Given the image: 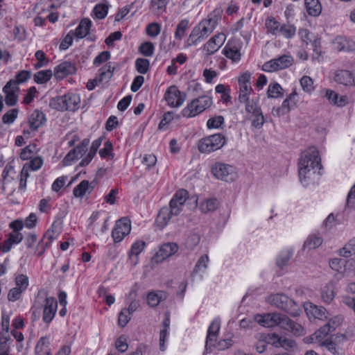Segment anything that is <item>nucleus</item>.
Segmentation results:
<instances>
[{"mask_svg": "<svg viewBox=\"0 0 355 355\" xmlns=\"http://www.w3.org/2000/svg\"><path fill=\"white\" fill-rule=\"evenodd\" d=\"M23 239V235L21 233L18 232H11L8 234V239L3 242L1 247L3 252H9L13 245L19 243Z\"/></svg>", "mask_w": 355, "mask_h": 355, "instance_id": "obj_27", "label": "nucleus"}, {"mask_svg": "<svg viewBox=\"0 0 355 355\" xmlns=\"http://www.w3.org/2000/svg\"><path fill=\"white\" fill-rule=\"evenodd\" d=\"M178 250V245L175 243H167L163 244L156 254L159 261L164 260L173 254Z\"/></svg>", "mask_w": 355, "mask_h": 355, "instance_id": "obj_25", "label": "nucleus"}, {"mask_svg": "<svg viewBox=\"0 0 355 355\" xmlns=\"http://www.w3.org/2000/svg\"><path fill=\"white\" fill-rule=\"evenodd\" d=\"M211 19L202 21L193 28L188 38V46H195L206 39L214 31V24Z\"/></svg>", "mask_w": 355, "mask_h": 355, "instance_id": "obj_4", "label": "nucleus"}, {"mask_svg": "<svg viewBox=\"0 0 355 355\" xmlns=\"http://www.w3.org/2000/svg\"><path fill=\"white\" fill-rule=\"evenodd\" d=\"M286 316L277 313H266L263 315H255L254 321L264 327H273L280 326L283 328Z\"/></svg>", "mask_w": 355, "mask_h": 355, "instance_id": "obj_11", "label": "nucleus"}, {"mask_svg": "<svg viewBox=\"0 0 355 355\" xmlns=\"http://www.w3.org/2000/svg\"><path fill=\"white\" fill-rule=\"evenodd\" d=\"M329 103L338 107H343L348 104V97L345 95H340L330 89H325L322 91Z\"/></svg>", "mask_w": 355, "mask_h": 355, "instance_id": "obj_22", "label": "nucleus"}, {"mask_svg": "<svg viewBox=\"0 0 355 355\" xmlns=\"http://www.w3.org/2000/svg\"><path fill=\"white\" fill-rule=\"evenodd\" d=\"M300 85L304 92L311 94L315 89L313 80L309 76H303L300 79Z\"/></svg>", "mask_w": 355, "mask_h": 355, "instance_id": "obj_36", "label": "nucleus"}, {"mask_svg": "<svg viewBox=\"0 0 355 355\" xmlns=\"http://www.w3.org/2000/svg\"><path fill=\"white\" fill-rule=\"evenodd\" d=\"M305 8L309 15L317 17L322 11V6L319 0H304Z\"/></svg>", "mask_w": 355, "mask_h": 355, "instance_id": "obj_34", "label": "nucleus"}, {"mask_svg": "<svg viewBox=\"0 0 355 355\" xmlns=\"http://www.w3.org/2000/svg\"><path fill=\"white\" fill-rule=\"evenodd\" d=\"M241 44L236 40H229L222 50V53L232 63H238L241 60Z\"/></svg>", "mask_w": 355, "mask_h": 355, "instance_id": "obj_13", "label": "nucleus"}, {"mask_svg": "<svg viewBox=\"0 0 355 355\" xmlns=\"http://www.w3.org/2000/svg\"><path fill=\"white\" fill-rule=\"evenodd\" d=\"M313 47L314 54L312 55L311 60L312 62H320L322 61L323 58L322 56V51L320 48V42L318 39H314L312 43Z\"/></svg>", "mask_w": 355, "mask_h": 355, "instance_id": "obj_54", "label": "nucleus"}, {"mask_svg": "<svg viewBox=\"0 0 355 355\" xmlns=\"http://www.w3.org/2000/svg\"><path fill=\"white\" fill-rule=\"evenodd\" d=\"M305 311L307 315H311L313 318L319 320H324L328 317V312L326 309L322 306L310 304L305 308Z\"/></svg>", "mask_w": 355, "mask_h": 355, "instance_id": "obj_29", "label": "nucleus"}, {"mask_svg": "<svg viewBox=\"0 0 355 355\" xmlns=\"http://www.w3.org/2000/svg\"><path fill=\"white\" fill-rule=\"evenodd\" d=\"M189 197L187 190L180 189L178 191L169 202V207H162L155 220L157 226L163 229L174 216H178L182 211L184 202Z\"/></svg>", "mask_w": 355, "mask_h": 355, "instance_id": "obj_2", "label": "nucleus"}, {"mask_svg": "<svg viewBox=\"0 0 355 355\" xmlns=\"http://www.w3.org/2000/svg\"><path fill=\"white\" fill-rule=\"evenodd\" d=\"M322 168L319 152L309 148L302 153L298 162V173L301 183L306 187L313 183L320 175Z\"/></svg>", "mask_w": 355, "mask_h": 355, "instance_id": "obj_1", "label": "nucleus"}, {"mask_svg": "<svg viewBox=\"0 0 355 355\" xmlns=\"http://www.w3.org/2000/svg\"><path fill=\"white\" fill-rule=\"evenodd\" d=\"M46 121V116L43 112L35 110L30 115L28 121L29 128L35 131L42 126Z\"/></svg>", "mask_w": 355, "mask_h": 355, "instance_id": "obj_26", "label": "nucleus"}, {"mask_svg": "<svg viewBox=\"0 0 355 355\" xmlns=\"http://www.w3.org/2000/svg\"><path fill=\"white\" fill-rule=\"evenodd\" d=\"M225 143L226 138L222 134H214L200 139L198 148L202 153H210L220 149Z\"/></svg>", "mask_w": 355, "mask_h": 355, "instance_id": "obj_7", "label": "nucleus"}, {"mask_svg": "<svg viewBox=\"0 0 355 355\" xmlns=\"http://www.w3.org/2000/svg\"><path fill=\"white\" fill-rule=\"evenodd\" d=\"M19 110L12 109L6 112L2 116V121L5 124H12L16 120L18 116Z\"/></svg>", "mask_w": 355, "mask_h": 355, "instance_id": "obj_58", "label": "nucleus"}, {"mask_svg": "<svg viewBox=\"0 0 355 355\" xmlns=\"http://www.w3.org/2000/svg\"><path fill=\"white\" fill-rule=\"evenodd\" d=\"M164 98L168 106L179 107L184 102L186 95L182 93L175 85H171L166 91Z\"/></svg>", "mask_w": 355, "mask_h": 355, "instance_id": "obj_15", "label": "nucleus"}, {"mask_svg": "<svg viewBox=\"0 0 355 355\" xmlns=\"http://www.w3.org/2000/svg\"><path fill=\"white\" fill-rule=\"evenodd\" d=\"M200 236L197 233H191L186 240V246L189 250H193L200 243Z\"/></svg>", "mask_w": 355, "mask_h": 355, "instance_id": "obj_61", "label": "nucleus"}, {"mask_svg": "<svg viewBox=\"0 0 355 355\" xmlns=\"http://www.w3.org/2000/svg\"><path fill=\"white\" fill-rule=\"evenodd\" d=\"M238 101L240 103L246 102L250 98V96L253 92L252 86H239Z\"/></svg>", "mask_w": 355, "mask_h": 355, "instance_id": "obj_47", "label": "nucleus"}, {"mask_svg": "<svg viewBox=\"0 0 355 355\" xmlns=\"http://www.w3.org/2000/svg\"><path fill=\"white\" fill-rule=\"evenodd\" d=\"M218 202L216 198H209L202 202L200 205V209L203 213L214 211L217 209Z\"/></svg>", "mask_w": 355, "mask_h": 355, "instance_id": "obj_44", "label": "nucleus"}, {"mask_svg": "<svg viewBox=\"0 0 355 355\" xmlns=\"http://www.w3.org/2000/svg\"><path fill=\"white\" fill-rule=\"evenodd\" d=\"M334 81L346 87L354 86V80L353 73L346 69H337L333 73Z\"/></svg>", "mask_w": 355, "mask_h": 355, "instance_id": "obj_19", "label": "nucleus"}, {"mask_svg": "<svg viewBox=\"0 0 355 355\" xmlns=\"http://www.w3.org/2000/svg\"><path fill=\"white\" fill-rule=\"evenodd\" d=\"M42 302H44L42 320L49 324L55 315L58 303L54 297H47L44 292H39L35 299V304H40Z\"/></svg>", "mask_w": 355, "mask_h": 355, "instance_id": "obj_9", "label": "nucleus"}, {"mask_svg": "<svg viewBox=\"0 0 355 355\" xmlns=\"http://www.w3.org/2000/svg\"><path fill=\"white\" fill-rule=\"evenodd\" d=\"M332 45L338 51H355V40L344 36H337L332 41Z\"/></svg>", "mask_w": 355, "mask_h": 355, "instance_id": "obj_20", "label": "nucleus"}, {"mask_svg": "<svg viewBox=\"0 0 355 355\" xmlns=\"http://www.w3.org/2000/svg\"><path fill=\"white\" fill-rule=\"evenodd\" d=\"M37 151V147L35 144H31L21 149L20 158L22 160H28L31 159Z\"/></svg>", "mask_w": 355, "mask_h": 355, "instance_id": "obj_45", "label": "nucleus"}, {"mask_svg": "<svg viewBox=\"0 0 355 355\" xmlns=\"http://www.w3.org/2000/svg\"><path fill=\"white\" fill-rule=\"evenodd\" d=\"M338 254L343 257H349L355 254V237L351 239L343 248L339 250Z\"/></svg>", "mask_w": 355, "mask_h": 355, "instance_id": "obj_42", "label": "nucleus"}, {"mask_svg": "<svg viewBox=\"0 0 355 355\" xmlns=\"http://www.w3.org/2000/svg\"><path fill=\"white\" fill-rule=\"evenodd\" d=\"M226 40L224 33H218L211 37L202 47L206 56L214 54L223 45Z\"/></svg>", "mask_w": 355, "mask_h": 355, "instance_id": "obj_17", "label": "nucleus"}, {"mask_svg": "<svg viewBox=\"0 0 355 355\" xmlns=\"http://www.w3.org/2000/svg\"><path fill=\"white\" fill-rule=\"evenodd\" d=\"M53 72L51 69L40 71L34 74V81L37 84L47 83L52 77Z\"/></svg>", "mask_w": 355, "mask_h": 355, "instance_id": "obj_39", "label": "nucleus"}, {"mask_svg": "<svg viewBox=\"0 0 355 355\" xmlns=\"http://www.w3.org/2000/svg\"><path fill=\"white\" fill-rule=\"evenodd\" d=\"M93 189L94 186L91 185L87 180H83L74 187L73 194L76 198H82L87 193H90Z\"/></svg>", "mask_w": 355, "mask_h": 355, "instance_id": "obj_31", "label": "nucleus"}, {"mask_svg": "<svg viewBox=\"0 0 355 355\" xmlns=\"http://www.w3.org/2000/svg\"><path fill=\"white\" fill-rule=\"evenodd\" d=\"M170 0H151L150 9L153 12L159 15L166 11Z\"/></svg>", "mask_w": 355, "mask_h": 355, "instance_id": "obj_38", "label": "nucleus"}, {"mask_svg": "<svg viewBox=\"0 0 355 355\" xmlns=\"http://www.w3.org/2000/svg\"><path fill=\"white\" fill-rule=\"evenodd\" d=\"M211 173L217 179L225 182L232 181L236 177L232 166L220 162H216L211 166Z\"/></svg>", "mask_w": 355, "mask_h": 355, "instance_id": "obj_12", "label": "nucleus"}, {"mask_svg": "<svg viewBox=\"0 0 355 355\" xmlns=\"http://www.w3.org/2000/svg\"><path fill=\"white\" fill-rule=\"evenodd\" d=\"M160 31L161 26L156 22L150 23L146 28V34L151 37H157L160 33Z\"/></svg>", "mask_w": 355, "mask_h": 355, "instance_id": "obj_63", "label": "nucleus"}, {"mask_svg": "<svg viewBox=\"0 0 355 355\" xmlns=\"http://www.w3.org/2000/svg\"><path fill=\"white\" fill-rule=\"evenodd\" d=\"M212 104V98L208 96H201L191 101L182 110V116L191 118L197 116Z\"/></svg>", "mask_w": 355, "mask_h": 355, "instance_id": "obj_5", "label": "nucleus"}, {"mask_svg": "<svg viewBox=\"0 0 355 355\" xmlns=\"http://www.w3.org/2000/svg\"><path fill=\"white\" fill-rule=\"evenodd\" d=\"M220 327V320L216 318L210 324L208 330L205 343V350L208 352L212 343L216 340Z\"/></svg>", "mask_w": 355, "mask_h": 355, "instance_id": "obj_23", "label": "nucleus"}, {"mask_svg": "<svg viewBox=\"0 0 355 355\" xmlns=\"http://www.w3.org/2000/svg\"><path fill=\"white\" fill-rule=\"evenodd\" d=\"M251 77H252L251 72H250L248 71L241 72L239 74V76H238L239 86H245V85L251 86V83H250Z\"/></svg>", "mask_w": 355, "mask_h": 355, "instance_id": "obj_64", "label": "nucleus"}, {"mask_svg": "<svg viewBox=\"0 0 355 355\" xmlns=\"http://www.w3.org/2000/svg\"><path fill=\"white\" fill-rule=\"evenodd\" d=\"M102 142V138H98L96 140H94L92 144V146L90 148V150L88 153V154L86 155L85 157H84L81 162H80L79 165L81 166H85L88 165L91 161L92 160L94 156L96 153L98 148L100 147Z\"/></svg>", "mask_w": 355, "mask_h": 355, "instance_id": "obj_32", "label": "nucleus"}, {"mask_svg": "<svg viewBox=\"0 0 355 355\" xmlns=\"http://www.w3.org/2000/svg\"><path fill=\"white\" fill-rule=\"evenodd\" d=\"M60 234V232L58 230H57V227L55 226L54 224L52 225L51 228H49L47 232L45 233L44 236V239H46L47 241L45 243L46 247H49L51 242L56 239Z\"/></svg>", "mask_w": 355, "mask_h": 355, "instance_id": "obj_49", "label": "nucleus"}, {"mask_svg": "<svg viewBox=\"0 0 355 355\" xmlns=\"http://www.w3.org/2000/svg\"><path fill=\"white\" fill-rule=\"evenodd\" d=\"M296 33V27L290 24H284L280 26L279 35L286 39L293 38Z\"/></svg>", "mask_w": 355, "mask_h": 355, "instance_id": "obj_41", "label": "nucleus"}, {"mask_svg": "<svg viewBox=\"0 0 355 355\" xmlns=\"http://www.w3.org/2000/svg\"><path fill=\"white\" fill-rule=\"evenodd\" d=\"M115 67L112 66L111 62L106 64L99 69V76L101 80H110L112 78Z\"/></svg>", "mask_w": 355, "mask_h": 355, "instance_id": "obj_48", "label": "nucleus"}, {"mask_svg": "<svg viewBox=\"0 0 355 355\" xmlns=\"http://www.w3.org/2000/svg\"><path fill=\"white\" fill-rule=\"evenodd\" d=\"M280 23L274 17H268L265 20L264 26L267 33L277 36L279 35Z\"/></svg>", "mask_w": 355, "mask_h": 355, "instance_id": "obj_33", "label": "nucleus"}, {"mask_svg": "<svg viewBox=\"0 0 355 355\" xmlns=\"http://www.w3.org/2000/svg\"><path fill=\"white\" fill-rule=\"evenodd\" d=\"M139 50L143 55L151 57L154 54L155 46L151 42H145L141 44Z\"/></svg>", "mask_w": 355, "mask_h": 355, "instance_id": "obj_57", "label": "nucleus"}, {"mask_svg": "<svg viewBox=\"0 0 355 355\" xmlns=\"http://www.w3.org/2000/svg\"><path fill=\"white\" fill-rule=\"evenodd\" d=\"M19 91L18 86L16 83L10 80L3 88V92L6 94L5 101L6 105L12 106L16 104L18 99L17 92Z\"/></svg>", "mask_w": 355, "mask_h": 355, "instance_id": "obj_21", "label": "nucleus"}, {"mask_svg": "<svg viewBox=\"0 0 355 355\" xmlns=\"http://www.w3.org/2000/svg\"><path fill=\"white\" fill-rule=\"evenodd\" d=\"M49 345V336L41 337L35 346V355H51Z\"/></svg>", "mask_w": 355, "mask_h": 355, "instance_id": "obj_30", "label": "nucleus"}, {"mask_svg": "<svg viewBox=\"0 0 355 355\" xmlns=\"http://www.w3.org/2000/svg\"><path fill=\"white\" fill-rule=\"evenodd\" d=\"M267 302L293 315H298V306L295 302L287 295L277 293L269 295Z\"/></svg>", "mask_w": 355, "mask_h": 355, "instance_id": "obj_8", "label": "nucleus"}, {"mask_svg": "<svg viewBox=\"0 0 355 355\" xmlns=\"http://www.w3.org/2000/svg\"><path fill=\"white\" fill-rule=\"evenodd\" d=\"M130 230V221L128 219L123 218L118 220L112 232V236L114 242H121L126 235L129 234Z\"/></svg>", "mask_w": 355, "mask_h": 355, "instance_id": "obj_18", "label": "nucleus"}, {"mask_svg": "<svg viewBox=\"0 0 355 355\" xmlns=\"http://www.w3.org/2000/svg\"><path fill=\"white\" fill-rule=\"evenodd\" d=\"M209 257L207 254L201 256L198 260L195 268L193 269V273H198L200 272H205L207 268L209 263Z\"/></svg>", "mask_w": 355, "mask_h": 355, "instance_id": "obj_50", "label": "nucleus"}, {"mask_svg": "<svg viewBox=\"0 0 355 355\" xmlns=\"http://www.w3.org/2000/svg\"><path fill=\"white\" fill-rule=\"evenodd\" d=\"M89 144V140L88 139H85L80 145L70 150L62 160L63 165H71L73 162L81 158L87 150Z\"/></svg>", "mask_w": 355, "mask_h": 355, "instance_id": "obj_16", "label": "nucleus"}, {"mask_svg": "<svg viewBox=\"0 0 355 355\" xmlns=\"http://www.w3.org/2000/svg\"><path fill=\"white\" fill-rule=\"evenodd\" d=\"M15 287L22 291H25L28 286V277L24 274L18 275L15 278Z\"/></svg>", "mask_w": 355, "mask_h": 355, "instance_id": "obj_51", "label": "nucleus"}, {"mask_svg": "<svg viewBox=\"0 0 355 355\" xmlns=\"http://www.w3.org/2000/svg\"><path fill=\"white\" fill-rule=\"evenodd\" d=\"M298 101V94L294 89L283 101L280 107H274L272 110V114L275 116H280L288 114L291 109L297 105Z\"/></svg>", "mask_w": 355, "mask_h": 355, "instance_id": "obj_14", "label": "nucleus"}, {"mask_svg": "<svg viewBox=\"0 0 355 355\" xmlns=\"http://www.w3.org/2000/svg\"><path fill=\"white\" fill-rule=\"evenodd\" d=\"M188 25L189 21L187 19H183L180 21L175 32V38L176 40H181L182 39L185 35Z\"/></svg>", "mask_w": 355, "mask_h": 355, "instance_id": "obj_55", "label": "nucleus"}, {"mask_svg": "<svg viewBox=\"0 0 355 355\" xmlns=\"http://www.w3.org/2000/svg\"><path fill=\"white\" fill-rule=\"evenodd\" d=\"M241 104L245 105V110L246 113L250 115L252 119V126L255 128H261L265 123V119L259 105V98L254 97L249 98L246 102Z\"/></svg>", "mask_w": 355, "mask_h": 355, "instance_id": "obj_6", "label": "nucleus"}, {"mask_svg": "<svg viewBox=\"0 0 355 355\" xmlns=\"http://www.w3.org/2000/svg\"><path fill=\"white\" fill-rule=\"evenodd\" d=\"M283 95V89L279 84L275 83L269 85L267 91L268 98H277L282 97Z\"/></svg>", "mask_w": 355, "mask_h": 355, "instance_id": "obj_40", "label": "nucleus"}, {"mask_svg": "<svg viewBox=\"0 0 355 355\" xmlns=\"http://www.w3.org/2000/svg\"><path fill=\"white\" fill-rule=\"evenodd\" d=\"M323 242V239L318 235H310L307 237L304 243V248L308 250H314L319 248Z\"/></svg>", "mask_w": 355, "mask_h": 355, "instance_id": "obj_35", "label": "nucleus"}, {"mask_svg": "<svg viewBox=\"0 0 355 355\" xmlns=\"http://www.w3.org/2000/svg\"><path fill=\"white\" fill-rule=\"evenodd\" d=\"M10 341L9 336L0 338V355H9Z\"/></svg>", "mask_w": 355, "mask_h": 355, "instance_id": "obj_62", "label": "nucleus"}, {"mask_svg": "<svg viewBox=\"0 0 355 355\" xmlns=\"http://www.w3.org/2000/svg\"><path fill=\"white\" fill-rule=\"evenodd\" d=\"M51 107L58 111H76L80 107V97L76 93H67L56 96L50 101Z\"/></svg>", "mask_w": 355, "mask_h": 355, "instance_id": "obj_3", "label": "nucleus"}, {"mask_svg": "<svg viewBox=\"0 0 355 355\" xmlns=\"http://www.w3.org/2000/svg\"><path fill=\"white\" fill-rule=\"evenodd\" d=\"M294 62L291 55H283L265 62L261 69L266 72H274L290 67Z\"/></svg>", "mask_w": 355, "mask_h": 355, "instance_id": "obj_10", "label": "nucleus"}, {"mask_svg": "<svg viewBox=\"0 0 355 355\" xmlns=\"http://www.w3.org/2000/svg\"><path fill=\"white\" fill-rule=\"evenodd\" d=\"M162 293H157L155 292H150L147 295V302L148 305L152 307L157 306L162 299Z\"/></svg>", "mask_w": 355, "mask_h": 355, "instance_id": "obj_60", "label": "nucleus"}, {"mask_svg": "<svg viewBox=\"0 0 355 355\" xmlns=\"http://www.w3.org/2000/svg\"><path fill=\"white\" fill-rule=\"evenodd\" d=\"M224 118L222 116H215L210 118L207 121V127L208 129H218L224 123Z\"/></svg>", "mask_w": 355, "mask_h": 355, "instance_id": "obj_56", "label": "nucleus"}, {"mask_svg": "<svg viewBox=\"0 0 355 355\" xmlns=\"http://www.w3.org/2000/svg\"><path fill=\"white\" fill-rule=\"evenodd\" d=\"M75 72L76 67L70 62H63L54 68V76L59 80L73 74Z\"/></svg>", "mask_w": 355, "mask_h": 355, "instance_id": "obj_24", "label": "nucleus"}, {"mask_svg": "<svg viewBox=\"0 0 355 355\" xmlns=\"http://www.w3.org/2000/svg\"><path fill=\"white\" fill-rule=\"evenodd\" d=\"M108 12V6L104 3H100L95 6L93 12L95 17L98 19H104Z\"/></svg>", "mask_w": 355, "mask_h": 355, "instance_id": "obj_52", "label": "nucleus"}, {"mask_svg": "<svg viewBox=\"0 0 355 355\" xmlns=\"http://www.w3.org/2000/svg\"><path fill=\"white\" fill-rule=\"evenodd\" d=\"M292 252L290 250L282 251L277 259V264L279 267L282 268L286 266L292 257Z\"/></svg>", "mask_w": 355, "mask_h": 355, "instance_id": "obj_59", "label": "nucleus"}, {"mask_svg": "<svg viewBox=\"0 0 355 355\" xmlns=\"http://www.w3.org/2000/svg\"><path fill=\"white\" fill-rule=\"evenodd\" d=\"M92 24V23L90 19L87 18L83 19L80 21L75 31L72 32L73 35H74L78 39H83L85 37L89 34Z\"/></svg>", "mask_w": 355, "mask_h": 355, "instance_id": "obj_28", "label": "nucleus"}, {"mask_svg": "<svg viewBox=\"0 0 355 355\" xmlns=\"http://www.w3.org/2000/svg\"><path fill=\"white\" fill-rule=\"evenodd\" d=\"M334 284L333 283L327 284L322 290L321 297L323 301L329 304L335 297Z\"/></svg>", "mask_w": 355, "mask_h": 355, "instance_id": "obj_37", "label": "nucleus"}, {"mask_svg": "<svg viewBox=\"0 0 355 355\" xmlns=\"http://www.w3.org/2000/svg\"><path fill=\"white\" fill-rule=\"evenodd\" d=\"M149 60L145 58H137L135 61V68L141 74H145L149 69Z\"/></svg>", "mask_w": 355, "mask_h": 355, "instance_id": "obj_53", "label": "nucleus"}, {"mask_svg": "<svg viewBox=\"0 0 355 355\" xmlns=\"http://www.w3.org/2000/svg\"><path fill=\"white\" fill-rule=\"evenodd\" d=\"M284 320L285 323L283 324L284 329L288 331H291L295 334L300 335L303 333L304 329L300 324L295 323L293 320H290L288 317H286V318Z\"/></svg>", "mask_w": 355, "mask_h": 355, "instance_id": "obj_43", "label": "nucleus"}, {"mask_svg": "<svg viewBox=\"0 0 355 355\" xmlns=\"http://www.w3.org/2000/svg\"><path fill=\"white\" fill-rule=\"evenodd\" d=\"M343 322V318L340 315H336L331 318L329 322L323 326V330L327 329L329 334L336 330Z\"/></svg>", "mask_w": 355, "mask_h": 355, "instance_id": "obj_46", "label": "nucleus"}]
</instances>
